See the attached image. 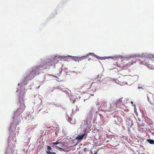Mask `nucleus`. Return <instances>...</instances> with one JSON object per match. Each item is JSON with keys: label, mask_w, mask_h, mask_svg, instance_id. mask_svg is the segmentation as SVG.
I'll list each match as a JSON object with an SVG mask.
<instances>
[{"label": "nucleus", "mask_w": 154, "mask_h": 154, "mask_svg": "<svg viewBox=\"0 0 154 154\" xmlns=\"http://www.w3.org/2000/svg\"><path fill=\"white\" fill-rule=\"evenodd\" d=\"M47 149L48 150L46 151L47 154H56V153L54 152H52L50 151L52 149L51 147L50 146H47Z\"/></svg>", "instance_id": "8"}, {"label": "nucleus", "mask_w": 154, "mask_h": 154, "mask_svg": "<svg viewBox=\"0 0 154 154\" xmlns=\"http://www.w3.org/2000/svg\"><path fill=\"white\" fill-rule=\"evenodd\" d=\"M149 56L150 58H152V59H154V56H153V55L152 54H149Z\"/></svg>", "instance_id": "16"}, {"label": "nucleus", "mask_w": 154, "mask_h": 154, "mask_svg": "<svg viewBox=\"0 0 154 154\" xmlns=\"http://www.w3.org/2000/svg\"><path fill=\"white\" fill-rule=\"evenodd\" d=\"M86 150H87V148H85L84 149V150L85 151V152L86 151Z\"/></svg>", "instance_id": "20"}, {"label": "nucleus", "mask_w": 154, "mask_h": 154, "mask_svg": "<svg viewBox=\"0 0 154 154\" xmlns=\"http://www.w3.org/2000/svg\"><path fill=\"white\" fill-rule=\"evenodd\" d=\"M134 111H136V110H135V109H134Z\"/></svg>", "instance_id": "23"}, {"label": "nucleus", "mask_w": 154, "mask_h": 154, "mask_svg": "<svg viewBox=\"0 0 154 154\" xmlns=\"http://www.w3.org/2000/svg\"><path fill=\"white\" fill-rule=\"evenodd\" d=\"M112 58L113 59L115 60V61H116V64L118 67H122V66L121 65V64L120 63H119V61H122V57H120L117 56H115L113 57H112ZM125 60V59H124V60Z\"/></svg>", "instance_id": "2"}, {"label": "nucleus", "mask_w": 154, "mask_h": 154, "mask_svg": "<svg viewBox=\"0 0 154 154\" xmlns=\"http://www.w3.org/2000/svg\"><path fill=\"white\" fill-rule=\"evenodd\" d=\"M134 111H136V110H135V109H134Z\"/></svg>", "instance_id": "24"}, {"label": "nucleus", "mask_w": 154, "mask_h": 154, "mask_svg": "<svg viewBox=\"0 0 154 154\" xmlns=\"http://www.w3.org/2000/svg\"><path fill=\"white\" fill-rule=\"evenodd\" d=\"M147 141L148 142L151 144H154V140L151 139H148L147 140Z\"/></svg>", "instance_id": "14"}, {"label": "nucleus", "mask_w": 154, "mask_h": 154, "mask_svg": "<svg viewBox=\"0 0 154 154\" xmlns=\"http://www.w3.org/2000/svg\"><path fill=\"white\" fill-rule=\"evenodd\" d=\"M102 74L101 73L98 75L96 79H97V81L101 82L103 80L102 78H101Z\"/></svg>", "instance_id": "12"}, {"label": "nucleus", "mask_w": 154, "mask_h": 154, "mask_svg": "<svg viewBox=\"0 0 154 154\" xmlns=\"http://www.w3.org/2000/svg\"><path fill=\"white\" fill-rule=\"evenodd\" d=\"M51 60L53 64L51 63V64L52 65H55V64L57 63L58 62V60L56 57H54L53 59H51Z\"/></svg>", "instance_id": "10"}, {"label": "nucleus", "mask_w": 154, "mask_h": 154, "mask_svg": "<svg viewBox=\"0 0 154 154\" xmlns=\"http://www.w3.org/2000/svg\"><path fill=\"white\" fill-rule=\"evenodd\" d=\"M138 88H142V87H138Z\"/></svg>", "instance_id": "22"}, {"label": "nucleus", "mask_w": 154, "mask_h": 154, "mask_svg": "<svg viewBox=\"0 0 154 154\" xmlns=\"http://www.w3.org/2000/svg\"><path fill=\"white\" fill-rule=\"evenodd\" d=\"M68 120L70 123L72 124H74L75 123V120L74 119H72V118L68 117Z\"/></svg>", "instance_id": "11"}, {"label": "nucleus", "mask_w": 154, "mask_h": 154, "mask_svg": "<svg viewBox=\"0 0 154 154\" xmlns=\"http://www.w3.org/2000/svg\"><path fill=\"white\" fill-rule=\"evenodd\" d=\"M42 70V66H35L32 68V71L34 72L35 74H39V71Z\"/></svg>", "instance_id": "3"}, {"label": "nucleus", "mask_w": 154, "mask_h": 154, "mask_svg": "<svg viewBox=\"0 0 154 154\" xmlns=\"http://www.w3.org/2000/svg\"><path fill=\"white\" fill-rule=\"evenodd\" d=\"M85 136V134H82L79 135H78L76 137V139L78 140H80L82 139L84 136Z\"/></svg>", "instance_id": "13"}, {"label": "nucleus", "mask_w": 154, "mask_h": 154, "mask_svg": "<svg viewBox=\"0 0 154 154\" xmlns=\"http://www.w3.org/2000/svg\"><path fill=\"white\" fill-rule=\"evenodd\" d=\"M122 98H120L118 101H117V102L116 103V104H117L118 103V102H120L122 103Z\"/></svg>", "instance_id": "17"}, {"label": "nucleus", "mask_w": 154, "mask_h": 154, "mask_svg": "<svg viewBox=\"0 0 154 154\" xmlns=\"http://www.w3.org/2000/svg\"><path fill=\"white\" fill-rule=\"evenodd\" d=\"M51 144H52L54 145H57V144H60L61 145V146H55V147L58 148V149L60 151H64L63 149V148H62L60 147H62L63 145V144L61 142L60 143L58 141H56V142H52Z\"/></svg>", "instance_id": "4"}, {"label": "nucleus", "mask_w": 154, "mask_h": 154, "mask_svg": "<svg viewBox=\"0 0 154 154\" xmlns=\"http://www.w3.org/2000/svg\"><path fill=\"white\" fill-rule=\"evenodd\" d=\"M35 75V74L32 71H30L27 74L26 78L29 79H31L34 77Z\"/></svg>", "instance_id": "7"}, {"label": "nucleus", "mask_w": 154, "mask_h": 154, "mask_svg": "<svg viewBox=\"0 0 154 154\" xmlns=\"http://www.w3.org/2000/svg\"><path fill=\"white\" fill-rule=\"evenodd\" d=\"M93 83V82L91 83L90 82H87L82 86V88L85 90L89 89L91 87Z\"/></svg>", "instance_id": "5"}, {"label": "nucleus", "mask_w": 154, "mask_h": 154, "mask_svg": "<svg viewBox=\"0 0 154 154\" xmlns=\"http://www.w3.org/2000/svg\"><path fill=\"white\" fill-rule=\"evenodd\" d=\"M52 62V60H51L50 61L48 62H46V64L47 65V66H44V69H46L47 68H49L51 66H52L54 65H52L51 64V63L53 64Z\"/></svg>", "instance_id": "9"}, {"label": "nucleus", "mask_w": 154, "mask_h": 154, "mask_svg": "<svg viewBox=\"0 0 154 154\" xmlns=\"http://www.w3.org/2000/svg\"><path fill=\"white\" fill-rule=\"evenodd\" d=\"M84 123H85V124H88V122L86 121H84Z\"/></svg>", "instance_id": "19"}, {"label": "nucleus", "mask_w": 154, "mask_h": 154, "mask_svg": "<svg viewBox=\"0 0 154 154\" xmlns=\"http://www.w3.org/2000/svg\"><path fill=\"white\" fill-rule=\"evenodd\" d=\"M97 152H95L94 154H97Z\"/></svg>", "instance_id": "21"}, {"label": "nucleus", "mask_w": 154, "mask_h": 154, "mask_svg": "<svg viewBox=\"0 0 154 154\" xmlns=\"http://www.w3.org/2000/svg\"><path fill=\"white\" fill-rule=\"evenodd\" d=\"M132 58V57L122 58V60L125 59V60H122V61H119V62L120 63L121 65L122 66L121 67L127 66H128V64H129V65H130L129 64V63L128 62V61L131 60Z\"/></svg>", "instance_id": "1"}, {"label": "nucleus", "mask_w": 154, "mask_h": 154, "mask_svg": "<svg viewBox=\"0 0 154 154\" xmlns=\"http://www.w3.org/2000/svg\"><path fill=\"white\" fill-rule=\"evenodd\" d=\"M46 64V63H45L43 65L41 66H42V70L45 69H44V66H47V65Z\"/></svg>", "instance_id": "15"}, {"label": "nucleus", "mask_w": 154, "mask_h": 154, "mask_svg": "<svg viewBox=\"0 0 154 154\" xmlns=\"http://www.w3.org/2000/svg\"><path fill=\"white\" fill-rule=\"evenodd\" d=\"M148 66L149 68L151 69L152 68V65H151V64L148 65Z\"/></svg>", "instance_id": "18"}, {"label": "nucleus", "mask_w": 154, "mask_h": 154, "mask_svg": "<svg viewBox=\"0 0 154 154\" xmlns=\"http://www.w3.org/2000/svg\"><path fill=\"white\" fill-rule=\"evenodd\" d=\"M87 57V56H83L81 57H72V59L75 61H78V62H79L81 60H83L85 59Z\"/></svg>", "instance_id": "6"}]
</instances>
